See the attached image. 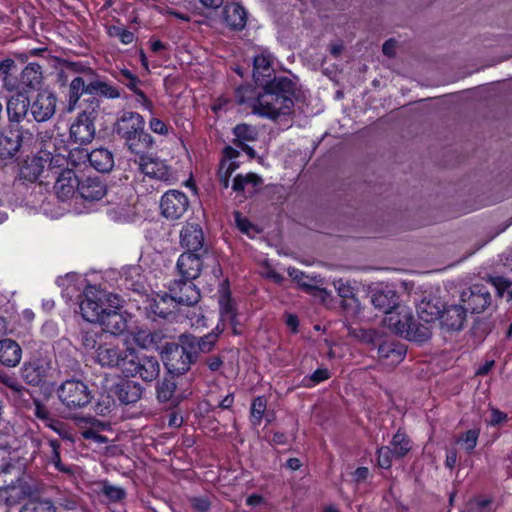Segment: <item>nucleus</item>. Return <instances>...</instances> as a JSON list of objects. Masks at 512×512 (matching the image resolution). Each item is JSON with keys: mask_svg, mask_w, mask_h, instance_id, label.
<instances>
[{"mask_svg": "<svg viewBox=\"0 0 512 512\" xmlns=\"http://www.w3.org/2000/svg\"><path fill=\"white\" fill-rule=\"evenodd\" d=\"M264 91L257 96L250 86H242L236 90L238 104L248 105L255 114L269 119L289 115L294 107L295 83L286 78H274L271 83L263 86Z\"/></svg>", "mask_w": 512, "mask_h": 512, "instance_id": "nucleus-1", "label": "nucleus"}, {"mask_svg": "<svg viewBox=\"0 0 512 512\" xmlns=\"http://www.w3.org/2000/svg\"><path fill=\"white\" fill-rule=\"evenodd\" d=\"M144 118L132 111H125L118 118L116 131L123 138L129 150L135 154H142L153 144V138L144 131Z\"/></svg>", "mask_w": 512, "mask_h": 512, "instance_id": "nucleus-2", "label": "nucleus"}, {"mask_svg": "<svg viewBox=\"0 0 512 512\" xmlns=\"http://www.w3.org/2000/svg\"><path fill=\"white\" fill-rule=\"evenodd\" d=\"M384 322L391 331L410 341L424 342L432 334L431 328L417 321L406 307H397V310L385 317Z\"/></svg>", "mask_w": 512, "mask_h": 512, "instance_id": "nucleus-3", "label": "nucleus"}, {"mask_svg": "<svg viewBox=\"0 0 512 512\" xmlns=\"http://www.w3.org/2000/svg\"><path fill=\"white\" fill-rule=\"evenodd\" d=\"M110 307H120L119 297L101 291H87L85 298L80 303L83 318L91 323H99Z\"/></svg>", "mask_w": 512, "mask_h": 512, "instance_id": "nucleus-4", "label": "nucleus"}, {"mask_svg": "<svg viewBox=\"0 0 512 512\" xmlns=\"http://www.w3.org/2000/svg\"><path fill=\"white\" fill-rule=\"evenodd\" d=\"M57 395L68 410L82 409L89 405L93 398L88 385L74 378L64 381L57 389Z\"/></svg>", "mask_w": 512, "mask_h": 512, "instance_id": "nucleus-5", "label": "nucleus"}, {"mask_svg": "<svg viewBox=\"0 0 512 512\" xmlns=\"http://www.w3.org/2000/svg\"><path fill=\"white\" fill-rule=\"evenodd\" d=\"M123 374L126 377H139L145 382H152L160 374V364L153 356H138L133 348L128 360L124 362Z\"/></svg>", "mask_w": 512, "mask_h": 512, "instance_id": "nucleus-6", "label": "nucleus"}, {"mask_svg": "<svg viewBox=\"0 0 512 512\" xmlns=\"http://www.w3.org/2000/svg\"><path fill=\"white\" fill-rule=\"evenodd\" d=\"M491 289L494 288L489 277L486 283H476L463 290L460 298L465 309L471 313H482L490 308L493 304Z\"/></svg>", "mask_w": 512, "mask_h": 512, "instance_id": "nucleus-7", "label": "nucleus"}, {"mask_svg": "<svg viewBox=\"0 0 512 512\" xmlns=\"http://www.w3.org/2000/svg\"><path fill=\"white\" fill-rule=\"evenodd\" d=\"M132 347L120 348L111 343H100L96 350L95 362L102 367L117 368L124 372V362L129 358Z\"/></svg>", "mask_w": 512, "mask_h": 512, "instance_id": "nucleus-8", "label": "nucleus"}, {"mask_svg": "<svg viewBox=\"0 0 512 512\" xmlns=\"http://www.w3.org/2000/svg\"><path fill=\"white\" fill-rule=\"evenodd\" d=\"M33 139V134L24 129L10 130L0 135V159L14 157L21 147H30Z\"/></svg>", "mask_w": 512, "mask_h": 512, "instance_id": "nucleus-9", "label": "nucleus"}, {"mask_svg": "<svg viewBox=\"0 0 512 512\" xmlns=\"http://www.w3.org/2000/svg\"><path fill=\"white\" fill-rule=\"evenodd\" d=\"M0 490L17 491V498L31 496L33 493L20 468L13 465H5L0 469Z\"/></svg>", "mask_w": 512, "mask_h": 512, "instance_id": "nucleus-10", "label": "nucleus"}, {"mask_svg": "<svg viewBox=\"0 0 512 512\" xmlns=\"http://www.w3.org/2000/svg\"><path fill=\"white\" fill-rule=\"evenodd\" d=\"M190 206L187 195L179 190H169L161 198V214L169 220L180 219Z\"/></svg>", "mask_w": 512, "mask_h": 512, "instance_id": "nucleus-11", "label": "nucleus"}, {"mask_svg": "<svg viewBox=\"0 0 512 512\" xmlns=\"http://www.w3.org/2000/svg\"><path fill=\"white\" fill-rule=\"evenodd\" d=\"M29 111L36 122H46L50 120L57 107V98L54 93L48 90H42L37 93L35 98L29 101Z\"/></svg>", "mask_w": 512, "mask_h": 512, "instance_id": "nucleus-12", "label": "nucleus"}, {"mask_svg": "<svg viewBox=\"0 0 512 512\" xmlns=\"http://www.w3.org/2000/svg\"><path fill=\"white\" fill-rule=\"evenodd\" d=\"M139 170L151 178L160 180L167 184H173L177 177L165 161L139 154Z\"/></svg>", "mask_w": 512, "mask_h": 512, "instance_id": "nucleus-13", "label": "nucleus"}, {"mask_svg": "<svg viewBox=\"0 0 512 512\" xmlns=\"http://www.w3.org/2000/svg\"><path fill=\"white\" fill-rule=\"evenodd\" d=\"M169 293L177 305L192 306L200 300V292L193 280H174L169 286Z\"/></svg>", "mask_w": 512, "mask_h": 512, "instance_id": "nucleus-14", "label": "nucleus"}, {"mask_svg": "<svg viewBox=\"0 0 512 512\" xmlns=\"http://www.w3.org/2000/svg\"><path fill=\"white\" fill-rule=\"evenodd\" d=\"M95 136L94 118L92 113L83 112L78 115L70 126V139L79 145L90 143Z\"/></svg>", "mask_w": 512, "mask_h": 512, "instance_id": "nucleus-15", "label": "nucleus"}, {"mask_svg": "<svg viewBox=\"0 0 512 512\" xmlns=\"http://www.w3.org/2000/svg\"><path fill=\"white\" fill-rule=\"evenodd\" d=\"M180 244L185 253H204V233L199 224L186 223L180 231Z\"/></svg>", "mask_w": 512, "mask_h": 512, "instance_id": "nucleus-16", "label": "nucleus"}, {"mask_svg": "<svg viewBox=\"0 0 512 512\" xmlns=\"http://www.w3.org/2000/svg\"><path fill=\"white\" fill-rule=\"evenodd\" d=\"M73 66L75 67V71L84 73L88 78V94L100 95L109 99H116L120 97L119 90L115 86L100 80L91 68L84 67L80 64H73Z\"/></svg>", "mask_w": 512, "mask_h": 512, "instance_id": "nucleus-17", "label": "nucleus"}, {"mask_svg": "<svg viewBox=\"0 0 512 512\" xmlns=\"http://www.w3.org/2000/svg\"><path fill=\"white\" fill-rule=\"evenodd\" d=\"M81 181L72 169L62 170L56 178L54 192L61 201H66L79 191Z\"/></svg>", "mask_w": 512, "mask_h": 512, "instance_id": "nucleus-18", "label": "nucleus"}, {"mask_svg": "<svg viewBox=\"0 0 512 512\" xmlns=\"http://www.w3.org/2000/svg\"><path fill=\"white\" fill-rule=\"evenodd\" d=\"M51 152L41 150L32 158L26 160L21 169L22 178L34 182L39 179L44 169L51 163Z\"/></svg>", "mask_w": 512, "mask_h": 512, "instance_id": "nucleus-19", "label": "nucleus"}, {"mask_svg": "<svg viewBox=\"0 0 512 512\" xmlns=\"http://www.w3.org/2000/svg\"><path fill=\"white\" fill-rule=\"evenodd\" d=\"M130 318L128 313L119 311V307H110L99 324L106 332L112 335H121L127 330Z\"/></svg>", "mask_w": 512, "mask_h": 512, "instance_id": "nucleus-20", "label": "nucleus"}, {"mask_svg": "<svg viewBox=\"0 0 512 512\" xmlns=\"http://www.w3.org/2000/svg\"><path fill=\"white\" fill-rule=\"evenodd\" d=\"M203 253H182L176 267L181 278L186 280L196 279L202 269L201 256Z\"/></svg>", "mask_w": 512, "mask_h": 512, "instance_id": "nucleus-21", "label": "nucleus"}, {"mask_svg": "<svg viewBox=\"0 0 512 512\" xmlns=\"http://www.w3.org/2000/svg\"><path fill=\"white\" fill-rule=\"evenodd\" d=\"M465 307L461 305H450L443 307L440 315V322L449 331H459L463 328L466 320Z\"/></svg>", "mask_w": 512, "mask_h": 512, "instance_id": "nucleus-22", "label": "nucleus"}, {"mask_svg": "<svg viewBox=\"0 0 512 512\" xmlns=\"http://www.w3.org/2000/svg\"><path fill=\"white\" fill-rule=\"evenodd\" d=\"M176 306V302L168 292L157 294L155 297L151 298L148 301L146 310L154 316L168 319L174 314Z\"/></svg>", "mask_w": 512, "mask_h": 512, "instance_id": "nucleus-23", "label": "nucleus"}, {"mask_svg": "<svg viewBox=\"0 0 512 512\" xmlns=\"http://www.w3.org/2000/svg\"><path fill=\"white\" fill-rule=\"evenodd\" d=\"M274 73L272 67V56L267 52H262L254 57L253 77L257 84L265 86L271 83V77Z\"/></svg>", "mask_w": 512, "mask_h": 512, "instance_id": "nucleus-24", "label": "nucleus"}, {"mask_svg": "<svg viewBox=\"0 0 512 512\" xmlns=\"http://www.w3.org/2000/svg\"><path fill=\"white\" fill-rule=\"evenodd\" d=\"M42 81L41 66L37 63L28 64L21 72L20 78L17 79L16 84L19 88L14 92L27 93L30 90L36 89Z\"/></svg>", "mask_w": 512, "mask_h": 512, "instance_id": "nucleus-25", "label": "nucleus"}, {"mask_svg": "<svg viewBox=\"0 0 512 512\" xmlns=\"http://www.w3.org/2000/svg\"><path fill=\"white\" fill-rule=\"evenodd\" d=\"M29 99L24 93L17 92L6 104V112L10 123L19 124L29 111Z\"/></svg>", "mask_w": 512, "mask_h": 512, "instance_id": "nucleus-26", "label": "nucleus"}, {"mask_svg": "<svg viewBox=\"0 0 512 512\" xmlns=\"http://www.w3.org/2000/svg\"><path fill=\"white\" fill-rule=\"evenodd\" d=\"M371 302L376 309L385 313L386 316L390 315L394 312V309L397 310V307H399L396 292L388 287L373 291Z\"/></svg>", "mask_w": 512, "mask_h": 512, "instance_id": "nucleus-27", "label": "nucleus"}, {"mask_svg": "<svg viewBox=\"0 0 512 512\" xmlns=\"http://www.w3.org/2000/svg\"><path fill=\"white\" fill-rule=\"evenodd\" d=\"M443 305L436 297H425L417 305L418 318L424 325L430 327V323L438 320L442 312Z\"/></svg>", "mask_w": 512, "mask_h": 512, "instance_id": "nucleus-28", "label": "nucleus"}, {"mask_svg": "<svg viewBox=\"0 0 512 512\" xmlns=\"http://www.w3.org/2000/svg\"><path fill=\"white\" fill-rule=\"evenodd\" d=\"M49 364L43 360L25 363L22 367V377L30 385H38L47 377Z\"/></svg>", "mask_w": 512, "mask_h": 512, "instance_id": "nucleus-29", "label": "nucleus"}, {"mask_svg": "<svg viewBox=\"0 0 512 512\" xmlns=\"http://www.w3.org/2000/svg\"><path fill=\"white\" fill-rule=\"evenodd\" d=\"M78 193L86 201H98L107 193V189L99 178L88 177L81 181Z\"/></svg>", "mask_w": 512, "mask_h": 512, "instance_id": "nucleus-30", "label": "nucleus"}, {"mask_svg": "<svg viewBox=\"0 0 512 512\" xmlns=\"http://www.w3.org/2000/svg\"><path fill=\"white\" fill-rule=\"evenodd\" d=\"M22 357V349L19 344L12 339L0 340V363L7 367L17 366Z\"/></svg>", "mask_w": 512, "mask_h": 512, "instance_id": "nucleus-31", "label": "nucleus"}, {"mask_svg": "<svg viewBox=\"0 0 512 512\" xmlns=\"http://www.w3.org/2000/svg\"><path fill=\"white\" fill-rule=\"evenodd\" d=\"M288 275L297 282L300 288L304 289L309 294L319 296L323 301L326 297L330 296V293L324 289L313 285L312 282L316 280V277L310 278L305 275L302 271L297 268H288Z\"/></svg>", "mask_w": 512, "mask_h": 512, "instance_id": "nucleus-32", "label": "nucleus"}, {"mask_svg": "<svg viewBox=\"0 0 512 512\" xmlns=\"http://www.w3.org/2000/svg\"><path fill=\"white\" fill-rule=\"evenodd\" d=\"M142 386L131 380H122L116 386V395L123 404H133L141 399Z\"/></svg>", "mask_w": 512, "mask_h": 512, "instance_id": "nucleus-33", "label": "nucleus"}, {"mask_svg": "<svg viewBox=\"0 0 512 512\" xmlns=\"http://www.w3.org/2000/svg\"><path fill=\"white\" fill-rule=\"evenodd\" d=\"M223 19L231 29L242 30L246 25V11L236 3L227 4L223 10Z\"/></svg>", "mask_w": 512, "mask_h": 512, "instance_id": "nucleus-34", "label": "nucleus"}, {"mask_svg": "<svg viewBox=\"0 0 512 512\" xmlns=\"http://www.w3.org/2000/svg\"><path fill=\"white\" fill-rule=\"evenodd\" d=\"M119 81L123 83L125 86H127L131 91L134 92V94L137 96V101L142 104L145 108L148 110H151L152 103L151 101L146 97L144 92L140 89L141 81L140 79L134 75L129 70H121L119 75Z\"/></svg>", "mask_w": 512, "mask_h": 512, "instance_id": "nucleus-35", "label": "nucleus"}, {"mask_svg": "<svg viewBox=\"0 0 512 512\" xmlns=\"http://www.w3.org/2000/svg\"><path fill=\"white\" fill-rule=\"evenodd\" d=\"M88 160L91 166L101 172H109L114 166L113 154L105 148H97L88 154Z\"/></svg>", "mask_w": 512, "mask_h": 512, "instance_id": "nucleus-36", "label": "nucleus"}, {"mask_svg": "<svg viewBox=\"0 0 512 512\" xmlns=\"http://www.w3.org/2000/svg\"><path fill=\"white\" fill-rule=\"evenodd\" d=\"M179 353L182 355L187 353L184 357L187 360L186 364L194 363L200 354V351H198V337L194 335H181L180 345H176L174 348V355L177 356Z\"/></svg>", "mask_w": 512, "mask_h": 512, "instance_id": "nucleus-37", "label": "nucleus"}, {"mask_svg": "<svg viewBox=\"0 0 512 512\" xmlns=\"http://www.w3.org/2000/svg\"><path fill=\"white\" fill-rule=\"evenodd\" d=\"M378 354L380 358L390 360L389 364L396 365L404 359L406 350L402 345L384 341L378 347Z\"/></svg>", "mask_w": 512, "mask_h": 512, "instance_id": "nucleus-38", "label": "nucleus"}, {"mask_svg": "<svg viewBox=\"0 0 512 512\" xmlns=\"http://www.w3.org/2000/svg\"><path fill=\"white\" fill-rule=\"evenodd\" d=\"M15 71L16 63L13 59L7 58L0 61V81L9 92H14L19 88L18 84H16L17 79L13 76Z\"/></svg>", "mask_w": 512, "mask_h": 512, "instance_id": "nucleus-39", "label": "nucleus"}, {"mask_svg": "<svg viewBox=\"0 0 512 512\" xmlns=\"http://www.w3.org/2000/svg\"><path fill=\"white\" fill-rule=\"evenodd\" d=\"M262 183V179L255 173H247L246 175H237L232 184V189L235 192H245L253 194L256 187Z\"/></svg>", "mask_w": 512, "mask_h": 512, "instance_id": "nucleus-40", "label": "nucleus"}, {"mask_svg": "<svg viewBox=\"0 0 512 512\" xmlns=\"http://www.w3.org/2000/svg\"><path fill=\"white\" fill-rule=\"evenodd\" d=\"M219 312H220V322L228 321L233 326V331L237 334L236 330V309L234 302L229 297L227 292L223 293L219 298Z\"/></svg>", "mask_w": 512, "mask_h": 512, "instance_id": "nucleus-41", "label": "nucleus"}, {"mask_svg": "<svg viewBox=\"0 0 512 512\" xmlns=\"http://www.w3.org/2000/svg\"><path fill=\"white\" fill-rule=\"evenodd\" d=\"M389 446L393 449L395 458L404 457L412 448L410 439L400 430L393 436Z\"/></svg>", "mask_w": 512, "mask_h": 512, "instance_id": "nucleus-42", "label": "nucleus"}, {"mask_svg": "<svg viewBox=\"0 0 512 512\" xmlns=\"http://www.w3.org/2000/svg\"><path fill=\"white\" fill-rule=\"evenodd\" d=\"M83 76L75 77L69 86V98L70 103H76L81 95L88 94V87H89V80L85 76L84 73H82Z\"/></svg>", "mask_w": 512, "mask_h": 512, "instance_id": "nucleus-43", "label": "nucleus"}, {"mask_svg": "<svg viewBox=\"0 0 512 512\" xmlns=\"http://www.w3.org/2000/svg\"><path fill=\"white\" fill-rule=\"evenodd\" d=\"M267 409V400L264 396L256 397L250 408V422L253 426L261 424Z\"/></svg>", "mask_w": 512, "mask_h": 512, "instance_id": "nucleus-44", "label": "nucleus"}, {"mask_svg": "<svg viewBox=\"0 0 512 512\" xmlns=\"http://www.w3.org/2000/svg\"><path fill=\"white\" fill-rule=\"evenodd\" d=\"M233 133L235 135L236 145L246 141H255L258 136V130L256 127L245 123L235 126Z\"/></svg>", "mask_w": 512, "mask_h": 512, "instance_id": "nucleus-45", "label": "nucleus"}, {"mask_svg": "<svg viewBox=\"0 0 512 512\" xmlns=\"http://www.w3.org/2000/svg\"><path fill=\"white\" fill-rule=\"evenodd\" d=\"M56 508L52 501L47 499H32L24 504L20 512H55Z\"/></svg>", "mask_w": 512, "mask_h": 512, "instance_id": "nucleus-46", "label": "nucleus"}, {"mask_svg": "<svg viewBox=\"0 0 512 512\" xmlns=\"http://www.w3.org/2000/svg\"><path fill=\"white\" fill-rule=\"evenodd\" d=\"M187 353H179L177 356L174 355V349L169 353L167 366L172 373L184 374L189 370L191 364H186L187 361L184 357Z\"/></svg>", "mask_w": 512, "mask_h": 512, "instance_id": "nucleus-47", "label": "nucleus"}, {"mask_svg": "<svg viewBox=\"0 0 512 512\" xmlns=\"http://www.w3.org/2000/svg\"><path fill=\"white\" fill-rule=\"evenodd\" d=\"M100 492L110 502H119L126 497V491L122 487L112 485L108 481H103L101 483Z\"/></svg>", "mask_w": 512, "mask_h": 512, "instance_id": "nucleus-48", "label": "nucleus"}, {"mask_svg": "<svg viewBox=\"0 0 512 512\" xmlns=\"http://www.w3.org/2000/svg\"><path fill=\"white\" fill-rule=\"evenodd\" d=\"M491 286H493L499 297H503L506 294L507 299L512 300L511 280L502 276L491 277Z\"/></svg>", "mask_w": 512, "mask_h": 512, "instance_id": "nucleus-49", "label": "nucleus"}, {"mask_svg": "<svg viewBox=\"0 0 512 512\" xmlns=\"http://www.w3.org/2000/svg\"><path fill=\"white\" fill-rule=\"evenodd\" d=\"M50 447L49 461L52 463L55 468L60 472L70 473L71 470L65 467L60 458V442L56 439H51L48 442Z\"/></svg>", "mask_w": 512, "mask_h": 512, "instance_id": "nucleus-50", "label": "nucleus"}, {"mask_svg": "<svg viewBox=\"0 0 512 512\" xmlns=\"http://www.w3.org/2000/svg\"><path fill=\"white\" fill-rule=\"evenodd\" d=\"M176 384L172 378L163 379L157 386V398L160 402H168L172 399Z\"/></svg>", "mask_w": 512, "mask_h": 512, "instance_id": "nucleus-51", "label": "nucleus"}, {"mask_svg": "<svg viewBox=\"0 0 512 512\" xmlns=\"http://www.w3.org/2000/svg\"><path fill=\"white\" fill-rule=\"evenodd\" d=\"M237 168L238 164L236 162H228L227 160L221 161L218 170V178L224 188H228L229 178Z\"/></svg>", "mask_w": 512, "mask_h": 512, "instance_id": "nucleus-52", "label": "nucleus"}, {"mask_svg": "<svg viewBox=\"0 0 512 512\" xmlns=\"http://www.w3.org/2000/svg\"><path fill=\"white\" fill-rule=\"evenodd\" d=\"M99 333L95 330L88 329V330H82L80 334V339L82 346L86 350H93L96 349L99 346Z\"/></svg>", "mask_w": 512, "mask_h": 512, "instance_id": "nucleus-53", "label": "nucleus"}, {"mask_svg": "<svg viewBox=\"0 0 512 512\" xmlns=\"http://www.w3.org/2000/svg\"><path fill=\"white\" fill-rule=\"evenodd\" d=\"M395 458L394 451L390 446H382L377 451V463L383 469H389L392 460Z\"/></svg>", "mask_w": 512, "mask_h": 512, "instance_id": "nucleus-54", "label": "nucleus"}, {"mask_svg": "<svg viewBox=\"0 0 512 512\" xmlns=\"http://www.w3.org/2000/svg\"><path fill=\"white\" fill-rule=\"evenodd\" d=\"M333 286L337 291V294L342 299H353L354 298V288L348 280L343 279H335L333 281Z\"/></svg>", "mask_w": 512, "mask_h": 512, "instance_id": "nucleus-55", "label": "nucleus"}, {"mask_svg": "<svg viewBox=\"0 0 512 512\" xmlns=\"http://www.w3.org/2000/svg\"><path fill=\"white\" fill-rule=\"evenodd\" d=\"M109 35L118 38L123 44H131L134 39V33L122 26H112L109 28Z\"/></svg>", "mask_w": 512, "mask_h": 512, "instance_id": "nucleus-56", "label": "nucleus"}, {"mask_svg": "<svg viewBox=\"0 0 512 512\" xmlns=\"http://www.w3.org/2000/svg\"><path fill=\"white\" fill-rule=\"evenodd\" d=\"M478 437L479 430L470 429L461 436L459 441L464 444L466 452L471 453L477 445Z\"/></svg>", "mask_w": 512, "mask_h": 512, "instance_id": "nucleus-57", "label": "nucleus"}, {"mask_svg": "<svg viewBox=\"0 0 512 512\" xmlns=\"http://www.w3.org/2000/svg\"><path fill=\"white\" fill-rule=\"evenodd\" d=\"M216 342L215 335L209 333L198 337V351H200V353H209L213 350Z\"/></svg>", "mask_w": 512, "mask_h": 512, "instance_id": "nucleus-58", "label": "nucleus"}, {"mask_svg": "<svg viewBox=\"0 0 512 512\" xmlns=\"http://www.w3.org/2000/svg\"><path fill=\"white\" fill-rule=\"evenodd\" d=\"M0 382L17 392L21 391V389H22L21 384L18 382V380L15 377L9 375L7 372H5L1 369H0Z\"/></svg>", "mask_w": 512, "mask_h": 512, "instance_id": "nucleus-59", "label": "nucleus"}, {"mask_svg": "<svg viewBox=\"0 0 512 512\" xmlns=\"http://www.w3.org/2000/svg\"><path fill=\"white\" fill-rule=\"evenodd\" d=\"M355 337L366 343H374L376 339V331L372 329H359L350 332Z\"/></svg>", "mask_w": 512, "mask_h": 512, "instance_id": "nucleus-60", "label": "nucleus"}, {"mask_svg": "<svg viewBox=\"0 0 512 512\" xmlns=\"http://www.w3.org/2000/svg\"><path fill=\"white\" fill-rule=\"evenodd\" d=\"M149 127L150 129L159 135H166L168 133V127L167 125L158 118H152L149 121Z\"/></svg>", "mask_w": 512, "mask_h": 512, "instance_id": "nucleus-61", "label": "nucleus"}, {"mask_svg": "<svg viewBox=\"0 0 512 512\" xmlns=\"http://www.w3.org/2000/svg\"><path fill=\"white\" fill-rule=\"evenodd\" d=\"M235 223L240 231L249 234L250 230L253 228V225L250 223V221L242 217L239 212L234 213Z\"/></svg>", "mask_w": 512, "mask_h": 512, "instance_id": "nucleus-62", "label": "nucleus"}, {"mask_svg": "<svg viewBox=\"0 0 512 512\" xmlns=\"http://www.w3.org/2000/svg\"><path fill=\"white\" fill-rule=\"evenodd\" d=\"M45 425L52 430H54L56 433H58L61 437H66L67 431L64 427V424L58 420L53 419L52 417L50 420H48Z\"/></svg>", "mask_w": 512, "mask_h": 512, "instance_id": "nucleus-63", "label": "nucleus"}, {"mask_svg": "<svg viewBox=\"0 0 512 512\" xmlns=\"http://www.w3.org/2000/svg\"><path fill=\"white\" fill-rule=\"evenodd\" d=\"M34 414L38 419L43 420L44 423L51 418L49 410L39 402L35 403Z\"/></svg>", "mask_w": 512, "mask_h": 512, "instance_id": "nucleus-64", "label": "nucleus"}]
</instances>
